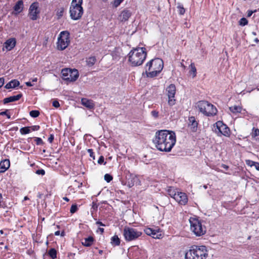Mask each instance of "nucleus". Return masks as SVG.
<instances>
[{
	"mask_svg": "<svg viewBox=\"0 0 259 259\" xmlns=\"http://www.w3.org/2000/svg\"><path fill=\"white\" fill-rule=\"evenodd\" d=\"M152 141L157 150L169 152L176 143V133L172 131L159 130L155 133Z\"/></svg>",
	"mask_w": 259,
	"mask_h": 259,
	"instance_id": "obj_1",
	"label": "nucleus"
},
{
	"mask_svg": "<svg viewBox=\"0 0 259 259\" xmlns=\"http://www.w3.org/2000/svg\"><path fill=\"white\" fill-rule=\"evenodd\" d=\"M147 55L146 49L144 47L133 48L127 55L128 62L132 66L141 65Z\"/></svg>",
	"mask_w": 259,
	"mask_h": 259,
	"instance_id": "obj_2",
	"label": "nucleus"
},
{
	"mask_svg": "<svg viewBox=\"0 0 259 259\" xmlns=\"http://www.w3.org/2000/svg\"><path fill=\"white\" fill-rule=\"evenodd\" d=\"M163 68V62L159 58L148 61L145 65V74L147 77L154 78L158 76Z\"/></svg>",
	"mask_w": 259,
	"mask_h": 259,
	"instance_id": "obj_3",
	"label": "nucleus"
},
{
	"mask_svg": "<svg viewBox=\"0 0 259 259\" xmlns=\"http://www.w3.org/2000/svg\"><path fill=\"white\" fill-rule=\"evenodd\" d=\"M208 250L205 245H193L190 247L185 255V259H206Z\"/></svg>",
	"mask_w": 259,
	"mask_h": 259,
	"instance_id": "obj_4",
	"label": "nucleus"
},
{
	"mask_svg": "<svg viewBox=\"0 0 259 259\" xmlns=\"http://www.w3.org/2000/svg\"><path fill=\"white\" fill-rule=\"evenodd\" d=\"M196 105L199 112L206 116L212 117L217 114L218 110L217 108L208 101H199Z\"/></svg>",
	"mask_w": 259,
	"mask_h": 259,
	"instance_id": "obj_5",
	"label": "nucleus"
},
{
	"mask_svg": "<svg viewBox=\"0 0 259 259\" xmlns=\"http://www.w3.org/2000/svg\"><path fill=\"white\" fill-rule=\"evenodd\" d=\"M82 4V0L72 1L69 9L70 16L71 19L78 20L82 17L83 14Z\"/></svg>",
	"mask_w": 259,
	"mask_h": 259,
	"instance_id": "obj_6",
	"label": "nucleus"
},
{
	"mask_svg": "<svg viewBox=\"0 0 259 259\" xmlns=\"http://www.w3.org/2000/svg\"><path fill=\"white\" fill-rule=\"evenodd\" d=\"M191 231L197 236H201L206 233V228L198 218L191 217L189 219Z\"/></svg>",
	"mask_w": 259,
	"mask_h": 259,
	"instance_id": "obj_7",
	"label": "nucleus"
},
{
	"mask_svg": "<svg viewBox=\"0 0 259 259\" xmlns=\"http://www.w3.org/2000/svg\"><path fill=\"white\" fill-rule=\"evenodd\" d=\"M70 33L68 31H61L58 37L57 49L59 51L65 50L70 45Z\"/></svg>",
	"mask_w": 259,
	"mask_h": 259,
	"instance_id": "obj_8",
	"label": "nucleus"
},
{
	"mask_svg": "<svg viewBox=\"0 0 259 259\" xmlns=\"http://www.w3.org/2000/svg\"><path fill=\"white\" fill-rule=\"evenodd\" d=\"M214 132L219 137L224 136L226 137H230L231 130L230 128L222 121H218L213 124Z\"/></svg>",
	"mask_w": 259,
	"mask_h": 259,
	"instance_id": "obj_9",
	"label": "nucleus"
},
{
	"mask_svg": "<svg viewBox=\"0 0 259 259\" xmlns=\"http://www.w3.org/2000/svg\"><path fill=\"white\" fill-rule=\"evenodd\" d=\"M123 234L125 240L129 242L138 239L142 235V232L134 228L125 227Z\"/></svg>",
	"mask_w": 259,
	"mask_h": 259,
	"instance_id": "obj_10",
	"label": "nucleus"
},
{
	"mask_svg": "<svg viewBox=\"0 0 259 259\" xmlns=\"http://www.w3.org/2000/svg\"><path fill=\"white\" fill-rule=\"evenodd\" d=\"M62 78L69 82L75 81L79 76V73L76 69L64 68L61 71Z\"/></svg>",
	"mask_w": 259,
	"mask_h": 259,
	"instance_id": "obj_11",
	"label": "nucleus"
},
{
	"mask_svg": "<svg viewBox=\"0 0 259 259\" xmlns=\"http://www.w3.org/2000/svg\"><path fill=\"white\" fill-rule=\"evenodd\" d=\"M166 95L168 97L167 103L169 106H172L176 103L175 95L176 93V87L174 84H170L165 89Z\"/></svg>",
	"mask_w": 259,
	"mask_h": 259,
	"instance_id": "obj_12",
	"label": "nucleus"
},
{
	"mask_svg": "<svg viewBox=\"0 0 259 259\" xmlns=\"http://www.w3.org/2000/svg\"><path fill=\"white\" fill-rule=\"evenodd\" d=\"M39 4L37 2H33L30 6L28 11V16L32 20H36L38 18L40 11L38 9Z\"/></svg>",
	"mask_w": 259,
	"mask_h": 259,
	"instance_id": "obj_13",
	"label": "nucleus"
},
{
	"mask_svg": "<svg viewBox=\"0 0 259 259\" xmlns=\"http://www.w3.org/2000/svg\"><path fill=\"white\" fill-rule=\"evenodd\" d=\"M180 205H185L188 201L187 195L182 192H179L174 199Z\"/></svg>",
	"mask_w": 259,
	"mask_h": 259,
	"instance_id": "obj_14",
	"label": "nucleus"
},
{
	"mask_svg": "<svg viewBox=\"0 0 259 259\" xmlns=\"http://www.w3.org/2000/svg\"><path fill=\"white\" fill-rule=\"evenodd\" d=\"M188 120V127L189 128L190 131L193 133L196 132L197 131L198 123L196 120L195 117H189Z\"/></svg>",
	"mask_w": 259,
	"mask_h": 259,
	"instance_id": "obj_15",
	"label": "nucleus"
},
{
	"mask_svg": "<svg viewBox=\"0 0 259 259\" xmlns=\"http://www.w3.org/2000/svg\"><path fill=\"white\" fill-rule=\"evenodd\" d=\"M159 229H153L152 228L147 227L144 229V232L147 235L151 236L154 238H159L158 235V233L159 232Z\"/></svg>",
	"mask_w": 259,
	"mask_h": 259,
	"instance_id": "obj_16",
	"label": "nucleus"
},
{
	"mask_svg": "<svg viewBox=\"0 0 259 259\" xmlns=\"http://www.w3.org/2000/svg\"><path fill=\"white\" fill-rule=\"evenodd\" d=\"M95 242V238L92 236H89L84 238L81 241V244L84 247H91Z\"/></svg>",
	"mask_w": 259,
	"mask_h": 259,
	"instance_id": "obj_17",
	"label": "nucleus"
},
{
	"mask_svg": "<svg viewBox=\"0 0 259 259\" xmlns=\"http://www.w3.org/2000/svg\"><path fill=\"white\" fill-rule=\"evenodd\" d=\"M16 44V39L15 38H11L5 41L4 46L7 50L10 51L15 47Z\"/></svg>",
	"mask_w": 259,
	"mask_h": 259,
	"instance_id": "obj_18",
	"label": "nucleus"
},
{
	"mask_svg": "<svg viewBox=\"0 0 259 259\" xmlns=\"http://www.w3.org/2000/svg\"><path fill=\"white\" fill-rule=\"evenodd\" d=\"M10 166L9 159H6L0 162V172H5Z\"/></svg>",
	"mask_w": 259,
	"mask_h": 259,
	"instance_id": "obj_19",
	"label": "nucleus"
},
{
	"mask_svg": "<svg viewBox=\"0 0 259 259\" xmlns=\"http://www.w3.org/2000/svg\"><path fill=\"white\" fill-rule=\"evenodd\" d=\"M22 94L20 93L16 96H13L6 98L3 100V103L4 104H6L10 102L18 101L22 97Z\"/></svg>",
	"mask_w": 259,
	"mask_h": 259,
	"instance_id": "obj_20",
	"label": "nucleus"
},
{
	"mask_svg": "<svg viewBox=\"0 0 259 259\" xmlns=\"http://www.w3.org/2000/svg\"><path fill=\"white\" fill-rule=\"evenodd\" d=\"M131 16V13L129 10H123L121 14L119 16V19L121 22H125L128 20L129 18Z\"/></svg>",
	"mask_w": 259,
	"mask_h": 259,
	"instance_id": "obj_21",
	"label": "nucleus"
},
{
	"mask_svg": "<svg viewBox=\"0 0 259 259\" xmlns=\"http://www.w3.org/2000/svg\"><path fill=\"white\" fill-rule=\"evenodd\" d=\"M166 192L167 194L173 199L176 198L177 194L179 191H178L177 189L175 188L174 187L168 186L166 188Z\"/></svg>",
	"mask_w": 259,
	"mask_h": 259,
	"instance_id": "obj_22",
	"label": "nucleus"
},
{
	"mask_svg": "<svg viewBox=\"0 0 259 259\" xmlns=\"http://www.w3.org/2000/svg\"><path fill=\"white\" fill-rule=\"evenodd\" d=\"M121 243V240L118 235H114L110 239V244L113 247L119 246Z\"/></svg>",
	"mask_w": 259,
	"mask_h": 259,
	"instance_id": "obj_23",
	"label": "nucleus"
},
{
	"mask_svg": "<svg viewBox=\"0 0 259 259\" xmlns=\"http://www.w3.org/2000/svg\"><path fill=\"white\" fill-rule=\"evenodd\" d=\"M19 85L20 82L18 80L13 79L5 85V88L7 89L15 88Z\"/></svg>",
	"mask_w": 259,
	"mask_h": 259,
	"instance_id": "obj_24",
	"label": "nucleus"
},
{
	"mask_svg": "<svg viewBox=\"0 0 259 259\" xmlns=\"http://www.w3.org/2000/svg\"><path fill=\"white\" fill-rule=\"evenodd\" d=\"M23 0H19L14 6V10L18 13L21 12L23 9Z\"/></svg>",
	"mask_w": 259,
	"mask_h": 259,
	"instance_id": "obj_25",
	"label": "nucleus"
},
{
	"mask_svg": "<svg viewBox=\"0 0 259 259\" xmlns=\"http://www.w3.org/2000/svg\"><path fill=\"white\" fill-rule=\"evenodd\" d=\"M251 138L255 141H259V129L253 127L250 133Z\"/></svg>",
	"mask_w": 259,
	"mask_h": 259,
	"instance_id": "obj_26",
	"label": "nucleus"
},
{
	"mask_svg": "<svg viewBox=\"0 0 259 259\" xmlns=\"http://www.w3.org/2000/svg\"><path fill=\"white\" fill-rule=\"evenodd\" d=\"M82 104L83 105L86 107H88L90 109H92L94 107V104L93 101L91 100H88L87 99H82L81 100Z\"/></svg>",
	"mask_w": 259,
	"mask_h": 259,
	"instance_id": "obj_27",
	"label": "nucleus"
},
{
	"mask_svg": "<svg viewBox=\"0 0 259 259\" xmlns=\"http://www.w3.org/2000/svg\"><path fill=\"white\" fill-rule=\"evenodd\" d=\"M242 108L241 106L234 105L229 107L230 111L235 115L239 114Z\"/></svg>",
	"mask_w": 259,
	"mask_h": 259,
	"instance_id": "obj_28",
	"label": "nucleus"
},
{
	"mask_svg": "<svg viewBox=\"0 0 259 259\" xmlns=\"http://www.w3.org/2000/svg\"><path fill=\"white\" fill-rule=\"evenodd\" d=\"M48 254L52 259H56L57 257V251L55 248H52L49 250Z\"/></svg>",
	"mask_w": 259,
	"mask_h": 259,
	"instance_id": "obj_29",
	"label": "nucleus"
},
{
	"mask_svg": "<svg viewBox=\"0 0 259 259\" xmlns=\"http://www.w3.org/2000/svg\"><path fill=\"white\" fill-rule=\"evenodd\" d=\"M97 61L96 57L92 56L87 59V64L89 67L93 66Z\"/></svg>",
	"mask_w": 259,
	"mask_h": 259,
	"instance_id": "obj_30",
	"label": "nucleus"
},
{
	"mask_svg": "<svg viewBox=\"0 0 259 259\" xmlns=\"http://www.w3.org/2000/svg\"><path fill=\"white\" fill-rule=\"evenodd\" d=\"M190 69L189 70L190 74H192L193 78L196 76L197 70L194 63H191L190 65Z\"/></svg>",
	"mask_w": 259,
	"mask_h": 259,
	"instance_id": "obj_31",
	"label": "nucleus"
},
{
	"mask_svg": "<svg viewBox=\"0 0 259 259\" xmlns=\"http://www.w3.org/2000/svg\"><path fill=\"white\" fill-rule=\"evenodd\" d=\"M177 8L178 9V13L180 15H183L185 13L186 10L184 8V6H183V5L182 4H181L180 3H178V5H177Z\"/></svg>",
	"mask_w": 259,
	"mask_h": 259,
	"instance_id": "obj_32",
	"label": "nucleus"
},
{
	"mask_svg": "<svg viewBox=\"0 0 259 259\" xmlns=\"http://www.w3.org/2000/svg\"><path fill=\"white\" fill-rule=\"evenodd\" d=\"M30 126H25L20 129V133L21 135H26L30 133Z\"/></svg>",
	"mask_w": 259,
	"mask_h": 259,
	"instance_id": "obj_33",
	"label": "nucleus"
},
{
	"mask_svg": "<svg viewBox=\"0 0 259 259\" xmlns=\"http://www.w3.org/2000/svg\"><path fill=\"white\" fill-rule=\"evenodd\" d=\"M64 13V8L62 7L58 9L56 12V16L57 19H60L63 16Z\"/></svg>",
	"mask_w": 259,
	"mask_h": 259,
	"instance_id": "obj_34",
	"label": "nucleus"
},
{
	"mask_svg": "<svg viewBox=\"0 0 259 259\" xmlns=\"http://www.w3.org/2000/svg\"><path fill=\"white\" fill-rule=\"evenodd\" d=\"M40 114V112L38 110H32L29 112V115L33 118L37 117Z\"/></svg>",
	"mask_w": 259,
	"mask_h": 259,
	"instance_id": "obj_35",
	"label": "nucleus"
},
{
	"mask_svg": "<svg viewBox=\"0 0 259 259\" xmlns=\"http://www.w3.org/2000/svg\"><path fill=\"white\" fill-rule=\"evenodd\" d=\"M34 140L36 145H42L44 144V141L40 138L34 137Z\"/></svg>",
	"mask_w": 259,
	"mask_h": 259,
	"instance_id": "obj_36",
	"label": "nucleus"
},
{
	"mask_svg": "<svg viewBox=\"0 0 259 259\" xmlns=\"http://www.w3.org/2000/svg\"><path fill=\"white\" fill-rule=\"evenodd\" d=\"M78 210L77 205L76 204H72L71 206L70 212L71 213L73 214L76 212Z\"/></svg>",
	"mask_w": 259,
	"mask_h": 259,
	"instance_id": "obj_37",
	"label": "nucleus"
},
{
	"mask_svg": "<svg viewBox=\"0 0 259 259\" xmlns=\"http://www.w3.org/2000/svg\"><path fill=\"white\" fill-rule=\"evenodd\" d=\"M239 23L241 26H245L247 24L248 20L245 18H242L240 19Z\"/></svg>",
	"mask_w": 259,
	"mask_h": 259,
	"instance_id": "obj_38",
	"label": "nucleus"
},
{
	"mask_svg": "<svg viewBox=\"0 0 259 259\" xmlns=\"http://www.w3.org/2000/svg\"><path fill=\"white\" fill-rule=\"evenodd\" d=\"M104 179L107 182L109 183L113 180V177L110 174H106L104 176Z\"/></svg>",
	"mask_w": 259,
	"mask_h": 259,
	"instance_id": "obj_39",
	"label": "nucleus"
},
{
	"mask_svg": "<svg viewBox=\"0 0 259 259\" xmlns=\"http://www.w3.org/2000/svg\"><path fill=\"white\" fill-rule=\"evenodd\" d=\"M239 114H240V117H245L246 116H248L247 111L246 110V109H243V108H242L241 111Z\"/></svg>",
	"mask_w": 259,
	"mask_h": 259,
	"instance_id": "obj_40",
	"label": "nucleus"
},
{
	"mask_svg": "<svg viewBox=\"0 0 259 259\" xmlns=\"http://www.w3.org/2000/svg\"><path fill=\"white\" fill-rule=\"evenodd\" d=\"M245 163L248 166L252 167L255 165L256 162L249 159H247L245 160Z\"/></svg>",
	"mask_w": 259,
	"mask_h": 259,
	"instance_id": "obj_41",
	"label": "nucleus"
},
{
	"mask_svg": "<svg viewBox=\"0 0 259 259\" xmlns=\"http://www.w3.org/2000/svg\"><path fill=\"white\" fill-rule=\"evenodd\" d=\"M123 1L124 0H114L113 2V5L114 7L117 8Z\"/></svg>",
	"mask_w": 259,
	"mask_h": 259,
	"instance_id": "obj_42",
	"label": "nucleus"
},
{
	"mask_svg": "<svg viewBox=\"0 0 259 259\" xmlns=\"http://www.w3.org/2000/svg\"><path fill=\"white\" fill-rule=\"evenodd\" d=\"M88 152L89 153L90 156L93 158V160L95 159V153L92 149H88Z\"/></svg>",
	"mask_w": 259,
	"mask_h": 259,
	"instance_id": "obj_43",
	"label": "nucleus"
},
{
	"mask_svg": "<svg viewBox=\"0 0 259 259\" xmlns=\"http://www.w3.org/2000/svg\"><path fill=\"white\" fill-rule=\"evenodd\" d=\"M98 163L99 164H102L103 163H104V165L106 164V162H104V157L103 156H100L98 160Z\"/></svg>",
	"mask_w": 259,
	"mask_h": 259,
	"instance_id": "obj_44",
	"label": "nucleus"
},
{
	"mask_svg": "<svg viewBox=\"0 0 259 259\" xmlns=\"http://www.w3.org/2000/svg\"><path fill=\"white\" fill-rule=\"evenodd\" d=\"M30 131H37L40 129V126L38 125H35L30 126Z\"/></svg>",
	"mask_w": 259,
	"mask_h": 259,
	"instance_id": "obj_45",
	"label": "nucleus"
},
{
	"mask_svg": "<svg viewBox=\"0 0 259 259\" xmlns=\"http://www.w3.org/2000/svg\"><path fill=\"white\" fill-rule=\"evenodd\" d=\"M35 173L37 175H40L41 176H44L45 175V170L43 169H37L36 170V172Z\"/></svg>",
	"mask_w": 259,
	"mask_h": 259,
	"instance_id": "obj_46",
	"label": "nucleus"
},
{
	"mask_svg": "<svg viewBox=\"0 0 259 259\" xmlns=\"http://www.w3.org/2000/svg\"><path fill=\"white\" fill-rule=\"evenodd\" d=\"M7 112H8V110H6L5 111L1 112V114L2 115H6L8 119H10V118H11V115L9 113H8Z\"/></svg>",
	"mask_w": 259,
	"mask_h": 259,
	"instance_id": "obj_47",
	"label": "nucleus"
},
{
	"mask_svg": "<svg viewBox=\"0 0 259 259\" xmlns=\"http://www.w3.org/2000/svg\"><path fill=\"white\" fill-rule=\"evenodd\" d=\"M159 113L156 110H153L151 111V115L155 118H157L158 117Z\"/></svg>",
	"mask_w": 259,
	"mask_h": 259,
	"instance_id": "obj_48",
	"label": "nucleus"
},
{
	"mask_svg": "<svg viewBox=\"0 0 259 259\" xmlns=\"http://www.w3.org/2000/svg\"><path fill=\"white\" fill-rule=\"evenodd\" d=\"M52 104H53V106L56 108H58L60 107V104L58 101H56V100L54 101L53 102Z\"/></svg>",
	"mask_w": 259,
	"mask_h": 259,
	"instance_id": "obj_49",
	"label": "nucleus"
},
{
	"mask_svg": "<svg viewBox=\"0 0 259 259\" xmlns=\"http://www.w3.org/2000/svg\"><path fill=\"white\" fill-rule=\"evenodd\" d=\"M54 139V136L53 134H51L48 138V141L50 143H52Z\"/></svg>",
	"mask_w": 259,
	"mask_h": 259,
	"instance_id": "obj_50",
	"label": "nucleus"
},
{
	"mask_svg": "<svg viewBox=\"0 0 259 259\" xmlns=\"http://www.w3.org/2000/svg\"><path fill=\"white\" fill-rule=\"evenodd\" d=\"M92 208H93L94 210H97L98 208V205L97 203L95 202H92Z\"/></svg>",
	"mask_w": 259,
	"mask_h": 259,
	"instance_id": "obj_51",
	"label": "nucleus"
},
{
	"mask_svg": "<svg viewBox=\"0 0 259 259\" xmlns=\"http://www.w3.org/2000/svg\"><path fill=\"white\" fill-rule=\"evenodd\" d=\"M5 79L4 77H0V88L4 84Z\"/></svg>",
	"mask_w": 259,
	"mask_h": 259,
	"instance_id": "obj_52",
	"label": "nucleus"
},
{
	"mask_svg": "<svg viewBox=\"0 0 259 259\" xmlns=\"http://www.w3.org/2000/svg\"><path fill=\"white\" fill-rule=\"evenodd\" d=\"M96 224L98 225H99V226H105V225L102 222H101L100 221H97L96 222Z\"/></svg>",
	"mask_w": 259,
	"mask_h": 259,
	"instance_id": "obj_53",
	"label": "nucleus"
},
{
	"mask_svg": "<svg viewBox=\"0 0 259 259\" xmlns=\"http://www.w3.org/2000/svg\"><path fill=\"white\" fill-rule=\"evenodd\" d=\"M254 12H255V11H252L251 10H248L247 11V17H250L252 15V14H253V13Z\"/></svg>",
	"mask_w": 259,
	"mask_h": 259,
	"instance_id": "obj_54",
	"label": "nucleus"
},
{
	"mask_svg": "<svg viewBox=\"0 0 259 259\" xmlns=\"http://www.w3.org/2000/svg\"><path fill=\"white\" fill-rule=\"evenodd\" d=\"M98 230L102 234L104 232V229L103 228H99Z\"/></svg>",
	"mask_w": 259,
	"mask_h": 259,
	"instance_id": "obj_55",
	"label": "nucleus"
},
{
	"mask_svg": "<svg viewBox=\"0 0 259 259\" xmlns=\"http://www.w3.org/2000/svg\"><path fill=\"white\" fill-rule=\"evenodd\" d=\"M255 169L259 171V162H256L255 164L254 165Z\"/></svg>",
	"mask_w": 259,
	"mask_h": 259,
	"instance_id": "obj_56",
	"label": "nucleus"
},
{
	"mask_svg": "<svg viewBox=\"0 0 259 259\" xmlns=\"http://www.w3.org/2000/svg\"><path fill=\"white\" fill-rule=\"evenodd\" d=\"M25 84L26 85L27 87H32L33 85L31 83V82L30 81L26 82Z\"/></svg>",
	"mask_w": 259,
	"mask_h": 259,
	"instance_id": "obj_57",
	"label": "nucleus"
},
{
	"mask_svg": "<svg viewBox=\"0 0 259 259\" xmlns=\"http://www.w3.org/2000/svg\"><path fill=\"white\" fill-rule=\"evenodd\" d=\"M221 167L226 169V170H228L229 168V166L225 164H222Z\"/></svg>",
	"mask_w": 259,
	"mask_h": 259,
	"instance_id": "obj_58",
	"label": "nucleus"
},
{
	"mask_svg": "<svg viewBox=\"0 0 259 259\" xmlns=\"http://www.w3.org/2000/svg\"><path fill=\"white\" fill-rule=\"evenodd\" d=\"M74 182H76V183H78V188L81 187L82 186V182H80V183L78 182L77 181V180H75Z\"/></svg>",
	"mask_w": 259,
	"mask_h": 259,
	"instance_id": "obj_59",
	"label": "nucleus"
},
{
	"mask_svg": "<svg viewBox=\"0 0 259 259\" xmlns=\"http://www.w3.org/2000/svg\"><path fill=\"white\" fill-rule=\"evenodd\" d=\"M60 231H56V232H55L54 235H55V236H59V235H60Z\"/></svg>",
	"mask_w": 259,
	"mask_h": 259,
	"instance_id": "obj_60",
	"label": "nucleus"
},
{
	"mask_svg": "<svg viewBox=\"0 0 259 259\" xmlns=\"http://www.w3.org/2000/svg\"><path fill=\"white\" fill-rule=\"evenodd\" d=\"M63 199L65 200L67 202H68L69 201V199L68 198H67V197H64L63 198Z\"/></svg>",
	"mask_w": 259,
	"mask_h": 259,
	"instance_id": "obj_61",
	"label": "nucleus"
},
{
	"mask_svg": "<svg viewBox=\"0 0 259 259\" xmlns=\"http://www.w3.org/2000/svg\"><path fill=\"white\" fill-rule=\"evenodd\" d=\"M37 81V78L36 77L33 78L32 79V82H36Z\"/></svg>",
	"mask_w": 259,
	"mask_h": 259,
	"instance_id": "obj_62",
	"label": "nucleus"
},
{
	"mask_svg": "<svg viewBox=\"0 0 259 259\" xmlns=\"http://www.w3.org/2000/svg\"><path fill=\"white\" fill-rule=\"evenodd\" d=\"M60 235H61V236L63 237L65 236V232L64 231H63L60 234Z\"/></svg>",
	"mask_w": 259,
	"mask_h": 259,
	"instance_id": "obj_63",
	"label": "nucleus"
},
{
	"mask_svg": "<svg viewBox=\"0 0 259 259\" xmlns=\"http://www.w3.org/2000/svg\"><path fill=\"white\" fill-rule=\"evenodd\" d=\"M134 183H131V184H130V183H128V186H129L130 187H133V186H134Z\"/></svg>",
	"mask_w": 259,
	"mask_h": 259,
	"instance_id": "obj_64",
	"label": "nucleus"
}]
</instances>
